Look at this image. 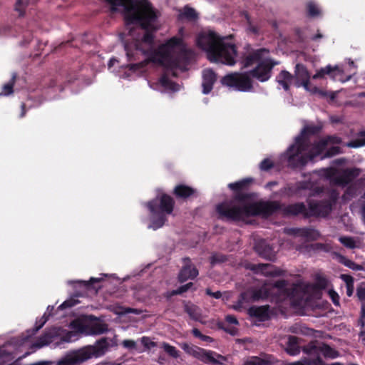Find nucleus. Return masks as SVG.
Instances as JSON below:
<instances>
[{"instance_id": "nucleus-12", "label": "nucleus", "mask_w": 365, "mask_h": 365, "mask_svg": "<svg viewBox=\"0 0 365 365\" xmlns=\"http://www.w3.org/2000/svg\"><path fill=\"white\" fill-rule=\"evenodd\" d=\"M191 56L192 52L187 49L185 45L177 52H175L172 56H170V58L163 61L162 64H164L165 66L171 69H183L190 63Z\"/></svg>"}, {"instance_id": "nucleus-59", "label": "nucleus", "mask_w": 365, "mask_h": 365, "mask_svg": "<svg viewBox=\"0 0 365 365\" xmlns=\"http://www.w3.org/2000/svg\"><path fill=\"white\" fill-rule=\"evenodd\" d=\"M140 341H141L142 344L147 349H150L151 348L157 346L156 342L151 341L148 336H143L141 338Z\"/></svg>"}, {"instance_id": "nucleus-32", "label": "nucleus", "mask_w": 365, "mask_h": 365, "mask_svg": "<svg viewBox=\"0 0 365 365\" xmlns=\"http://www.w3.org/2000/svg\"><path fill=\"white\" fill-rule=\"evenodd\" d=\"M252 301V289H247L243 292H242L239 297L236 304L233 306L235 310H240L243 304L245 303L254 302Z\"/></svg>"}, {"instance_id": "nucleus-48", "label": "nucleus", "mask_w": 365, "mask_h": 365, "mask_svg": "<svg viewBox=\"0 0 365 365\" xmlns=\"http://www.w3.org/2000/svg\"><path fill=\"white\" fill-rule=\"evenodd\" d=\"M307 9L308 16L310 17L317 16L320 14L318 6L312 1L307 3Z\"/></svg>"}, {"instance_id": "nucleus-45", "label": "nucleus", "mask_w": 365, "mask_h": 365, "mask_svg": "<svg viewBox=\"0 0 365 365\" xmlns=\"http://www.w3.org/2000/svg\"><path fill=\"white\" fill-rule=\"evenodd\" d=\"M162 347L163 348L164 351L170 356L177 359L180 356V352L177 349L170 345L168 343L163 342L162 344Z\"/></svg>"}, {"instance_id": "nucleus-16", "label": "nucleus", "mask_w": 365, "mask_h": 365, "mask_svg": "<svg viewBox=\"0 0 365 365\" xmlns=\"http://www.w3.org/2000/svg\"><path fill=\"white\" fill-rule=\"evenodd\" d=\"M294 76L296 80L294 83L296 87L299 88L302 86L306 91L309 89V86H311L309 81L310 76L305 66L302 63H297Z\"/></svg>"}, {"instance_id": "nucleus-8", "label": "nucleus", "mask_w": 365, "mask_h": 365, "mask_svg": "<svg viewBox=\"0 0 365 365\" xmlns=\"http://www.w3.org/2000/svg\"><path fill=\"white\" fill-rule=\"evenodd\" d=\"M302 349L304 353L312 356L313 359L321 357V354L327 359H336L339 356L338 351L327 344L317 340L310 341L308 344L304 346Z\"/></svg>"}, {"instance_id": "nucleus-25", "label": "nucleus", "mask_w": 365, "mask_h": 365, "mask_svg": "<svg viewBox=\"0 0 365 365\" xmlns=\"http://www.w3.org/2000/svg\"><path fill=\"white\" fill-rule=\"evenodd\" d=\"M217 81V74L211 68H207L202 71V93L208 94L213 88V86Z\"/></svg>"}, {"instance_id": "nucleus-13", "label": "nucleus", "mask_w": 365, "mask_h": 365, "mask_svg": "<svg viewBox=\"0 0 365 365\" xmlns=\"http://www.w3.org/2000/svg\"><path fill=\"white\" fill-rule=\"evenodd\" d=\"M288 282L285 279H279L276 281L273 287L278 289L279 292L282 294V299H289L292 304L294 306L299 305L302 299L297 298L299 290L296 287H287Z\"/></svg>"}, {"instance_id": "nucleus-19", "label": "nucleus", "mask_w": 365, "mask_h": 365, "mask_svg": "<svg viewBox=\"0 0 365 365\" xmlns=\"http://www.w3.org/2000/svg\"><path fill=\"white\" fill-rule=\"evenodd\" d=\"M309 183L307 181H298L295 183H289L280 190V193L287 197L299 195L302 191L309 188Z\"/></svg>"}, {"instance_id": "nucleus-14", "label": "nucleus", "mask_w": 365, "mask_h": 365, "mask_svg": "<svg viewBox=\"0 0 365 365\" xmlns=\"http://www.w3.org/2000/svg\"><path fill=\"white\" fill-rule=\"evenodd\" d=\"M356 296L361 302V313L359 319V325L361 327L359 337L365 345V282H361L356 287Z\"/></svg>"}, {"instance_id": "nucleus-60", "label": "nucleus", "mask_w": 365, "mask_h": 365, "mask_svg": "<svg viewBox=\"0 0 365 365\" xmlns=\"http://www.w3.org/2000/svg\"><path fill=\"white\" fill-rule=\"evenodd\" d=\"M328 293L333 304L335 306H339V296L338 293L334 289H330Z\"/></svg>"}, {"instance_id": "nucleus-38", "label": "nucleus", "mask_w": 365, "mask_h": 365, "mask_svg": "<svg viewBox=\"0 0 365 365\" xmlns=\"http://www.w3.org/2000/svg\"><path fill=\"white\" fill-rule=\"evenodd\" d=\"M309 91L312 94H317L323 98H329L331 101H333L336 98V93L334 92H328L324 90H322L317 86H309V89L307 90Z\"/></svg>"}, {"instance_id": "nucleus-39", "label": "nucleus", "mask_w": 365, "mask_h": 365, "mask_svg": "<svg viewBox=\"0 0 365 365\" xmlns=\"http://www.w3.org/2000/svg\"><path fill=\"white\" fill-rule=\"evenodd\" d=\"M193 285H194V284L192 282H188L184 285L179 287L177 289H174L170 292H168L165 296V297H167V299H170V297H172L175 295L182 294L184 292H186L187 291H188L190 289H191Z\"/></svg>"}, {"instance_id": "nucleus-53", "label": "nucleus", "mask_w": 365, "mask_h": 365, "mask_svg": "<svg viewBox=\"0 0 365 365\" xmlns=\"http://www.w3.org/2000/svg\"><path fill=\"white\" fill-rule=\"evenodd\" d=\"M227 260V256L221 253H215L210 257V263L212 265L223 263Z\"/></svg>"}, {"instance_id": "nucleus-22", "label": "nucleus", "mask_w": 365, "mask_h": 365, "mask_svg": "<svg viewBox=\"0 0 365 365\" xmlns=\"http://www.w3.org/2000/svg\"><path fill=\"white\" fill-rule=\"evenodd\" d=\"M256 273L261 272L267 277H279L284 275L285 271L274 267L269 264H252L251 268Z\"/></svg>"}, {"instance_id": "nucleus-43", "label": "nucleus", "mask_w": 365, "mask_h": 365, "mask_svg": "<svg viewBox=\"0 0 365 365\" xmlns=\"http://www.w3.org/2000/svg\"><path fill=\"white\" fill-rule=\"evenodd\" d=\"M309 183V188L307 190H310L309 197H315L324 192V187L317 185L314 182L311 180H306Z\"/></svg>"}, {"instance_id": "nucleus-27", "label": "nucleus", "mask_w": 365, "mask_h": 365, "mask_svg": "<svg viewBox=\"0 0 365 365\" xmlns=\"http://www.w3.org/2000/svg\"><path fill=\"white\" fill-rule=\"evenodd\" d=\"M184 312L188 314L192 320L195 322H200L202 319V310L201 309L188 301H183Z\"/></svg>"}, {"instance_id": "nucleus-33", "label": "nucleus", "mask_w": 365, "mask_h": 365, "mask_svg": "<svg viewBox=\"0 0 365 365\" xmlns=\"http://www.w3.org/2000/svg\"><path fill=\"white\" fill-rule=\"evenodd\" d=\"M336 72L337 73H339L341 72V70L339 68V66H335L332 67L330 65L327 66L324 68H322L320 70H319L314 76V79H318V78H322L324 77L325 75H329L331 77H334V73Z\"/></svg>"}, {"instance_id": "nucleus-57", "label": "nucleus", "mask_w": 365, "mask_h": 365, "mask_svg": "<svg viewBox=\"0 0 365 365\" xmlns=\"http://www.w3.org/2000/svg\"><path fill=\"white\" fill-rule=\"evenodd\" d=\"M365 145V138L349 141L345 144L348 148H357Z\"/></svg>"}, {"instance_id": "nucleus-62", "label": "nucleus", "mask_w": 365, "mask_h": 365, "mask_svg": "<svg viewBox=\"0 0 365 365\" xmlns=\"http://www.w3.org/2000/svg\"><path fill=\"white\" fill-rule=\"evenodd\" d=\"M123 347L128 349H135L137 347L136 343L134 340L125 339L122 341Z\"/></svg>"}, {"instance_id": "nucleus-3", "label": "nucleus", "mask_w": 365, "mask_h": 365, "mask_svg": "<svg viewBox=\"0 0 365 365\" xmlns=\"http://www.w3.org/2000/svg\"><path fill=\"white\" fill-rule=\"evenodd\" d=\"M231 36H221L215 31L200 33L197 38V45L205 51L212 63L234 66L237 61V50L235 44L227 42Z\"/></svg>"}, {"instance_id": "nucleus-35", "label": "nucleus", "mask_w": 365, "mask_h": 365, "mask_svg": "<svg viewBox=\"0 0 365 365\" xmlns=\"http://www.w3.org/2000/svg\"><path fill=\"white\" fill-rule=\"evenodd\" d=\"M68 307V299H66L61 305L58 307V308L55 310L53 306H48L46 312L41 317L42 320H45V322H47L49 319V317L53 315H56L59 310L66 309Z\"/></svg>"}, {"instance_id": "nucleus-41", "label": "nucleus", "mask_w": 365, "mask_h": 365, "mask_svg": "<svg viewBox=\"0 0 365 365\" xmlns=\"http://www.w3.org/2000/svg\"><path fill=\"white\" fill-rule=\"evenodd\" d=\"M16 81V75L14 74L10 81L2 88V91L0 92V97L3 96H9L14 93V86Z\"/></svg>"}, {"instance_id": "nucleus-18", "label": "nucleus", "mask_w": 365, "mask_h": 365, "mask_svg": "<svg viewBox=\"0 0 365 365\" xmlns=\"http://www.w3.org/2000/svg\"><path fill=\"white\" fill-rule=\"evenodd\" d=\"M360 171L356 168L343 169L338 173L335 182L339 185H346L359 175Z\"/></svg>"}, {"instance_id": "nucleus-10", "label": "nucleus", "mask_w": 365, "mask_h": 365, "mask_svg": "<svg viewBox=\"0 0 365 365\" xmlns=\"http://www.w3.org/2000/svg\"><path fill=\"white\" fill-rule=\"evenodd\" d=\"M247 73H232L225 76L221 83L228 87L235 88L239 91H249L252 88V82Z\"/></svg>"}, {"instance_id": "nucleus-63", "label": "nucleus", "mask_w": 365, "mask_h": 365, "mask_svg": "<svg viewBox=\"0 0 365 365\" xmlns=\"http://www.w3.org/2000/svg\"><path fill=\"white\" fill-rule=\"evenodd\" d=\"M340 278L345 282L346 286L350 285V284H354V279L352 276H351L349 274H341Z\"/></svg>"}, {"instance_id": "nucleus-17", "label": "nucleus", "mask_w": 365, "mask_h": 365, "mask_svg": "<svg viewBox=\"0 0 365 365\" xmlns=\"http://www.w3.org/2000/svg\"><path fill=\"white\" fill-rule=\"evenodd\" d=\"M183 261L184 265L178 276V282L180 283H183L188 279H193L199 274L197 269L192 264L189 257L184 258Z\"/></svg>"}, {"instance_id": "nucleus-44", "label": "nucleus", "mask_w": 365, "mask_h": 365, "mask_svg": "<svg viewBox=\"0 0 365 365\" xmlns=\"http://www.w3.org/2000/svg\"><path fill=\"white\" fill-rule=\"evenodd\" d=\"M108 330V327L106 324L96 322L93 323L91 326V331L94 334H103Z\"/></svg>"}, {"instance_id": "nucleus-23", "label": "nucleus", "mask_w": 365, "mask_h": 365, "mask_svg": "<svg viewBox=\"0 0 365 365\" xmlns=\"http://www.w3.org/2000/svg\"><path fill=\"white\" fill-rule=\"evenodd\" d=\"M59 331L60 329L58 327L47 329L45 332L37 339L34 344V346L39 349L49 344L53 341L56 336L59 335Z\"/></svg>"}, {"instance_id": "nucleus-2", "label": "nucleus", "mask_w": 365, "mask_h": 365, "mask_svg": "<svg viewBox=\"0 0 365 365\" xmlns=\"http://www.w3.org/2000/svg\"><path fill=\"white\" fill-rule=\"evenodd\" d=\"M252 181V178H245L228 185L234 194L231 200L216 206V212L220 219L239 222L253 216L262 215L268 217L277 211H282V205L278 201L250 202L253 198L254 193L245 191Z\"/></svg>"}, {"instance_id": "nucleus-31", "label": "nucleus", "mask_w": 365, "mask_h": 365, "mask_svg": "<svg viewBox=\"0 0 365 365\" xmlns=\"http://www.w3.org/2000/svg\"><path fill=\"white\" fill-rule=\"evenodd\" d=\"M297 234L302 237L307 238L309 240H317L320 237V233L318 230L311 227H304L297 229Z\"/></svg>"}, {"instance_id": "nucleus-42", "label": "nucleus", "mask_w": 365, "mask_h": 365, "mask_svg": "<svg viewBox=\"0 0 365 365\" xmlns=\"http://www.w3.org/2000/svg\"><path fill=\"white\" fill-rule=\"evenodd\" d=\"M337 174V170L334 168H327L319 170V175L325 178L327 180H335Z\"/></svg>"}, {"instance_id": "nucleus-5", "label": "nucleus", "mask_w": 365, "mask_h": 365, "mask_svg": "<svg viewBox=\"0 0 365 365\" xmlns=\"http://www.w3.org/2000/svg\"><path fill=\"white\" fill-rule=\"evenodd\" d=\"M109 348L107 338L97 340L94 344L70 351V365H78L93 358L103 356Z\"/></svg>"}, {"instance_id": "nucleus-56", "label": "nucleus", "mask_w": 365, "mask_h": 365, "mask_svg": "<svg viewBox=\"0 0 365 365\" xmlns=\"http://www.w3.org/2000/svg\"><path fill=\"white\" fill-rule=\"evenodd\" d=\"M274 166V162L269 158L264 159L259 165V169L262 171H269Z\"/></svg>"}, {"instance_id": "nucleus-1", "label": "nucleus", "mask_w": 365, "mask_h": 365, "mask_svg": "<svg viewBox=\"0 0 365 365\" xmlns=\"http://www.w3.org/2000/svg\"><path fill=\"white\" fill-rule=\"evenodd\" d=\"M110 7L112 13L118 11V6L123 7V15L127 25H135L145 31L140 39H133L125 41L124 48L128 60L137 61L136 55L140 52L148 58L138 63L128 64L126 67L130 71H135L144 68L149 63H163L166 59L170 58L174 48L180 49L185 44L181 37L173 36L157 49H153L155 44V33L158 28L156 26L159 12L153 8L148 0H141L138 3H130L131 0H104Z\"/></svg>"}, {"instance_id": "nucleus-58", "label": "nucleus", "mask_w": 365, "mask_h": 365, "mask_svg": "<svg viewBox=\"0 0 365 365\" xmlns=\"http://www.w3.org/2000/svg\"><path fill=\"white\" fill-rule=\"evenodd\" d=\"M323 141L326 142V147L329 143L331 144H341L342 143L341 138L337 135H327L324 138L322 139Z\"/></svg>"}, {"instance_id": "nucleus-7", "label": "nucleus", "mask_w": 365, "mask_h": 365, "mask_svg": "<svg viewBox=\"0 0 365 365\" xmlns=\"http://www.w3.org/2000/svg\"><path fill=\"white\" fill-rule=\"evenodd\" d=\"M180 346L185 353L192 356L193 357L207 364H222V362L218 361L215 358V356L222 361L225 360V357L221 354H217L213 351L204 349L197 346L190 345L187 343H183Z\"/></svg>"}, {"instance_id": "nucleus-52", "label": "nucleus", "mask_w": 365, "mask_h": 365, "mask_svg": "<svg viewBox=\"0 0 365 365\" xmlns=\"http://www.w3.org/2000/svg\"><path fill=\"white\" fill-rule=\"evenodd\" d=\"M329 284L328 279L322 275H317L315 279V287L319 289H324Z\"/></svg>"}, {"instance_id": "nucleus-15", "label": "nucleus", "mask_w": 365, "mask_h": 365, "mask_svg": "<svg viewBox=\"0 0 365 365\" xmlns=\"http://www.w3.org/2000/svg\"><path fill=\"white\" fill-rule=\"evenodd\" d=\"M282 212L284 216L297 217L301 215L304 219H309L308 206L302 202H298L287 205H282Z\"/></svg>"}, {"instance_id": "nucleus-20", "label": "nucleus", "mask_w": 365, "mask_h": 365, "mask_svg": "<svg viewBox=\"0 0 365 365\" xmlns=\"http://www.w3.org/2000/svg\"><path fill=\"white\" fill-rule=\"evenodd\" d=\"M269 53V51L265 48H261L259 49L253 50L249 53L243 60V66L245 68L252 66L255 63H259L264 58H267L265 56Z\"/></svg>"}, {"instance_id": "nucleus-28", "label": "nucleus", "mask_w": 365, "mask_h": 365, "mask_svg": "<svg viewBox=\"0 0 365 365\" xmlns=\"http://www.w3.org/2000/svg\"><path fill=\"white\" fill-rule=\"evenodd\" d=\"M300 339L296 336L289 335L286 343V352L290 356H296L300 353Z\"/></svg>"}, {"instance_id": "nucleus-11", "label": "nucleus", "mask_w": 365, "mask_h": 365, "mask_svg": "<svg viewBox=\"0 0 365 365\" xmlns=\"http://www.w3.org/2000/svg\"><path fill=\"white\" fill-rule=\"evenodd\" d=\"M278 63L267 58L257 64L256 67L248 71V74L260 82L267 81L272 76L273 68Z\"/></svg>"}, {"instance_id": "nucleus-34", "label": "nucleus", "mask_w": 365, "mask_h": 365, "mask_svg": "<svg viewBox=\"0 0 365 365\" xmlns=\"http://www.w3.org/2000/svg\"><path fill=\"white\" fill-rule=\"evenodd\" d=\"M255 250L259 256L264 258L269 257L272 254V248L265 240L257 242L255 245Z\"/></svg>"}, {"instance_id": "nucleus-61", "label": "nucleus", "mask_w": 365, "mask_h": 365, "mask_svg": "<svg viewBox=\"0 0 365 365\" xmlns=\"http://www.w3.org/2000/svg\"><path fill=\"white\" fill-rule=\"evenodd\" d=\"M338 261L339 263L342 264L343 265H344L345 267H346L349 269L351 268V264L353 262L352 260L349 259L345 256L341 255H339Z\"/></svg>"}, {"instance_id": "nucleus-49", "label": "nucleus", "mask_w": 365, "mask_h": 365, "mask_svg": "<svg viewBox=\"0 0 365 365\" xmlns=\"http://www.w3.org/2000/svg\"><path fill=\"white\" fill-rule=\"evenodd\" d=\"M342 153V150L339 146H332L329 148L322 156L321 159H324L327 158H331L332 156H334L336 155Z\"/></svg>"}, {"instance_id": "nucleus-50", "label": "nucleus", "mask_w": 365, "mask_h": 365, "mask_svg": "<svg viewBox=\"0 0 365 365\" xmlns=\"http://www.w3.org/2000/svg\"><path fill=\"white\" fill-rule=\"evenodd\" d=\"M29 1V0H16L15 10L19 13V16H24Z\"/></svg>"}, {"instance_id": "nucleus-30", "label": "nucleus", "mask_w": 365, "mask_h": 365, "mask_svg": "<svg viewBox=\"0 0 365 365\" xmlns=\"http://www.w3.org/2000/svg\"><path fill=\"white\" fill-rule=\"evenodd\" d=\"M294 79V75L286 70L282 71L276 77V81L281 85L286 91L289 90L290 84Z\"/></svg>"}, {"instance_id": "nucleus-6", "label": "nucleus", "mask_w": 365, "mask_h": 365, "mask_svg": "<svg viewBox=\"0 0 365 365\" xmlns=\"http://www.w3.org/2000/svg\"><path fill=\"white\" fill-rule=\"evenodd\" d=\"M339 197V194L336 190H331L321 200H307L309 218L327 217L332 212Z\"/></svg>"}, {"instance_id": "nucleus-64", "label": "nucleus", "mask_w": 365, "mask_h": 365, "mask_svg": "<svg viewBox=\"0 0 365 365\" xmlns=\"http://www.w3.org/2000/svg\"><path fill=\"white\" fill-rule=\"evenodd\" d=\"M205 293H206V294L211 296V297H214L215 299H220L222 297L221 292L217 291V292H213L209 288L206 289Z\"/></svg>"}, {"instance_id": "nucleus-4", "label": "nucleus", "mask_w": 365, "mask_h": 365, "mask_svg": "<svg viewBox=\"0 0 365 365\" xmlns=\"http://www.w3.org/2000/svg\"><path fill=\"white\" fill-rule=\"evenodd\" d=\"M310 142L307 143L305 147L301 148L298 145H291L284 153V158L288 166L292 168H302L308 161L313 160L316 157L322 154L326 148V142L322 139L313 143L311 148Z\"/></svg>"}, {"instance_id": "nucleus-24", "label": "nucleus", "mask_w": 365, "mask_h": 365, "mask_svg": "<svg viewBox=\"0 0 365 365\" xmlns=\"http://www.w3.org/2000/svg\"><path fill=\"white\" fill-rule=\"evenodd\" d=\"M173 195L177 200L185 201L192 196H197V190L190 186L179 184L174 187Z\"/></svg>"}, {"instance_id": "nucleus-46", "label": "nucleus", "mask_w": 365, "mask_h": 365, "mask_svg": "<svg viewBox=\"0 0 365 365\" xmlns=\"http://www.w3.org/2000/svg\"><path fill=\"white\" fill-rule=\"evenodd\" d=\"M339 241L346 247L349 249H354L357 246L356 242L352 237L341 236L339 238Z\"/></svg>"}, {"instance_id": "nucleus-55", "label": "nucleus", "mask_w": 365, "mask_h": 365, "mask_svg": "<svg viewBox=\"0 0 365 365\" xmlns=\"http://www.w3.org/2000/svg\"><path fill=\"white\" fill-rule=\"evenodd\" d=\"M252 301L257 302L262 299H265L267 297L266 290L262 289H252Z\"/></svg>"}, {"instance_id": "nucleus-36", "label": "nucleus", "mask_w": 365, "mask_h": 365, "mask_svg": "<svg viewBox=\"0 0 365 365\" xmlns=\"http://www.w3.org/2000/svg\"><path fill=\"white\" fill-rule=\"evenodd\" d=\"M101 281L102 278L91 277L88 281H79L78 283L80 284L81 287H83L88 291L95 290L97 292L98 289L101 288V287H97L96 284L101 282Z\"/></svg>"}, {"instance_id": "nucleus-26", "label": "nucleus", "mask_w": 365, "mask_h": 365, "mask_svg": "<svg viewBox=\"0 0 365 365\" xmlns=\"http://www.w3.org/2000/svg\"><path fill=\"white\" fill-rule=\"evenodd\" d=\"M247 313L251 317L256 318L259 322H265L269 319V307L268 305L252 306L249 308Z\"/></svg>"}, {"instance_id": "nucleus-29", "label": "nucleus", "mask_w": 365, "mask_h": 365, "mask_svg": "<svg viewBox=\"0 0 365 365\" xmlns=\"http://www.w3.org/2000/svg\"><path fill=\"white\" fill-rule=\"evenodd\" d=\"M277 361L272 355H266L264 358L252 356L243 365H274Z\"/></svg>"}, {"instance_id": "nucleus-37", "label": "nucleus", "mask_w": 365, "mask_h": 365, "mask_svg": "<svg viewBox=\"0 0 365 365\" xmlns=\"http://www.w3.org/2000/svg\"><path fill=\"white\" fill-rule=\"evenodd\" d=\"M304 250L309 253L319 251L327 252L329 250L327 245L320 242L307 245L304 246Z\"/></svg>"}, {"instance_id": "nucleus-9", "label": "nucleus", "mask_w": 365, "mask_h": 365, "mask_svg": "<svg viewBox=\"0 0 365 365\" xmlns=\"http://www.w3.org/2000/svg\"><path fill=\"white\" fill-rule=\"evenodd\" d=\"M175 203L173 197L166 193H163L148 202L146 206L153 215L157 213L170 215L173 212Z\"/></svg>"}, {"instance_id": "nucleus-21", "label": "nucleus", "mask_w": 365, "mask_h": 365, "mask_svg": "<svg viewBox=\"0 0 365 365\" xmlns=\"http://www.w3.org/2000/svg\"><path fill=\"white\" fill-rule=\"evenodd\" d=\"M321 130V128L317 125H307L304 127L301 133L295 138L294 143L292 145H298L299 147L303 148L307 145V143H309V136L317 134Z\"/></svg>"}, {"instance_id": "nucleus-47", "label": "nucleus", "mask_w": 365, "mask_h": 365, "mask_svg": "<svg viewBox=\"0 0 365 365\" xmlns=\"http://www.w3.org/2000/svg\"><path fill=\"white\" fill-rule=\"evenodd\" d=\"M14 359L12 354L4 349L0 348V365L10 362Z\"/></svg>"}, {"instance_id": "nucleus-51", "label": "nucleus", "mask_w": 365, "mask_h": 365, "mask_svg": "<svg viewBox=\"0 0 365 365\" xmlns=\"http://www.w3.org/2000/svg\"><path fill=\"white\" fill-rule=\"evenodd\" d=\"M45 320H42L41 317L36 321V324L34 328L27 330L28 336L35 335L46 324Z\"/></svg>"}, {"instance_id": "nucleus-40", "label": "nucleus", "mask_w": 365, "mask_h": 365, "mask_svg": "<svg viewBox=\"0 0 365 365\" xmlns=\"http://www.w3.org/2000/svg\"><path fill=\"white\" fill-rule=\"evenodd\" d=\"M180 16L188 21H195L198 18L196 11L188 6H185L183 8L182 12L180 14Z\"/></svg>"}, {"instance_id": "nucleus-54", "label": "nucleus", "mask_w": 365, "mask_h": 365, "mask_svg": "<svg viewBox=\"0 0 365 365\" xmlns=\"http://www.w3.org/2000/svg\"><path fill=\"white\" fill-rule=\"evenodd\" d=\"M155 215L158 216L155 219L153 220V225L155 229H157V228H160L164 225L165 222L167 220V218L165 216L166 215H164V214L157 213Z\"/></svg>"}]
</instances>
